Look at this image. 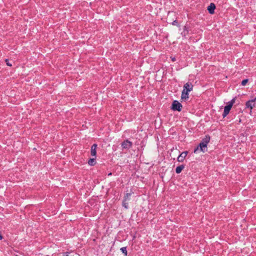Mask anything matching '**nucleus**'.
I'll use <instances>...</instances> for the list:
<instances>
[{
	"label": "nucleus",
	"instance_id": "20",
	"mask_svg": "<svg viewBox=\"0 0 256 256\" xmlns=\"http://www.w3.org/2000/svg\"><path fill=\"white\" fill-rule=\"evenodd\" d=\"M5 62H6V64L8 66H12V64L9 62V60L8 59H6Z\"/></svg>",
	"mask_w": 256,
	"mask_h": 256
},
{
	"label": "nucleus",
	"instance_id": "23",
	"mask_svg": "<svg viewBox=\"0 0 256 256\" xmlns=\"http://www.w3.org/2000/svg\"><path fill=\"white\" fill-rule=\"evenodd\" d=\"M252 100L254 102L256 101V96L252 98Z\"/></svg>",
	"mask_w": 256,
	"mask_h": 256
},
{
	"label": "nucleus",
	"instance_id": "3",
	"mask_svg": "<svg viewBox=\"0 0 256 256\" xmlns=\"http://www.w3.org/2000/svg\"><path fill=\"white\" fill-rule=\"evenodd\" d=\"M191 26L190 24H186L184 26L183 31L182 32L181 34L183 38H186V36L190 34V32L192 30Z\"/></svg>",
	"mask_w": 256,
	"mask_h": 256
},
{
	"label": "nucleus",
	"instance_id": "4",
	"mask_svg": "<svg viewBox=\"0 0 256 256\" xmlns=\"http://www.w3.org/2000/svg\"><path fill=\"white\" fill-rule=\"evenodd\" d=\"M132 142L128 140H126L121 143V146L122 149L129 150L132 147Z\"/></svg>",
	"mask_w": 256,
	"mask_h": 256
},
{
	"label": "nucleus",
	"instance_id": "24",
	"mask_svg": "<svg viewBox=\"0 0 256 256\" xmlns=\"http://www.w3.org/2000/svg\"><path fill=\"white\" fill-rule=\"evenodd\" d=\"M108 176H110L112 175V172H110V173L108 174Z\"/></svg>",
	"mask_w": 256,
	"mask_h": 256
},
{
	"label": "nucleus",
	"instance_id": "5",
	"mask_svg": "<svg viewBox=\"0 0 256 256\" xmlns=\"http://www.w3.org/2000/svg\"><path fill=\"white\" fill-rule=\"evenodd\" d=\"M194 86L191 82H188L184 85L183 90L187 92H190L192 90Z\"/></svg>",
	"mask_w": 256,
	"mask_h": 256
},
{
	"label": "nucleus",
	"instance_id": "2",
	"mask_svg": "<svg viewBox=\"0 0 256 256\" xmlns=\"http://www.w3.org/2000/svg\"><path fill=\"white\" fill-rule=\"evenodd\" d=\"M182 106L178 100H174L172 102L170 109L174 111L180 112L182 110Z\"/></svg>",
	"mask_w": 256,
	"mask_h": 256
},
{
	"label": "nucleus",
	"instance_id": "8",
	"mask_svg": "<svg viewBox=\"0 0 256 256\" xmlns=\"http://www.w3.org/2000/svg\"><path fill=\"white\" fill-rule=\"evenodd\" d=\"M256 106L255 103L252 100H249L246 102V108H250V110Z\"/></svg>",
	"mask_w": 256,
	"mask_h": 256
},
{
	"label": "nucleus",
	"instance_id": "13",
	"mask_svg": "<svg viewBox=\"0 0 256 256\" xmlns=\"http://www.w3.org/2000/svg\"><path fill=\"white\" fill-rule=\"evenodd\" d=\"M96 158L94 157L92 158H90L88 160V164L90 166H94L96 164Z\"/></svg>",
	"mask_w": 256,
	"mask_h": 256
},
{
	"label": "nucleus",
	"instance_id": "1",
	"mask_svg": "<svg viewBox=\"0 0 256 256\" xmlns=\"http://www.w3.org/2000/svg\"><path fill=\"white\" fill-rule=\"evenodd\" d=\"M210 136L208 134L205 136L198 145L194 148V152L196 153L197 151L200 150V152H205L207 151L208 144L210 142Z\"/></svg>",
	"mask_w": 256,
	"mask_h": 256
},
{
	"label": "nucleus",
	"instance_id": "7",
	"mask_svg": "<svg viewBox=\"0 0 256 256\" xmlns=\"http://www.w3.org/2000/svg\"><path fill=\"white\" fill-rule=\"evenodd\" d=\"M189 98V93L182 90L181 94V102L186 101Z\"/></svg>",
	"mask_w": 256,
	"mask_h": 256
},
{
	"label": "nucleus",
	"instance_id": "15",
	"mask_svg": "<svg viewBox=\"0 0 256 256\" xmlns=\"http://www.w3.org/2000/svg\"><path fill=\"white\" fill-rule=\"evenodd\" d=\"M131 194L130 193H126L124 197V201H127L130 200V196Z\"/></svg>",
	"mask_w": 256,
	"mask_h": 256
},
{
	"label": "nucleus",
	"instance_id": "12",
	"mask_svg": "<svg viewBox=\"0 0 256 256\" xmlns=\"http://www.w3.org/2000/svg\"><path fill=\"white\" fill-rule=\"evenodd\" d=\"M185 166L184 164H181L180 166H178L176 168V172L177 174H180L182 171L184 170V168Z\"/></svg>",
	"mask_w": 256,
	"mask_h": 256
},
{
	"label": "nucleus",
	"instance_id": "21",
	"mask_svg": "<svg viewBox=\"0 0 256 256\" xmlns=\"http://www.w3.org/2000/svg\"><path fill=\"white\" fill-rule=\"evenodd\" d=\"M69 252H65L62 253V256H68Z\"/></svg>",
	"mask_w": 256,
	"mask_h": 256
},
{
	"label": "nucleus",
	"instance_id": "16",
	"mask_svg": "<svg viewBox=\"0 0 256 256\" xmlns=\"http://www.w3.org/2000/svg\"><path fill=\"white\" fill-rule=\"evenodd\" d=\"M235 100H236V98H234L228 103L227 105H228L232 108L233 104L235 102Z\"/></svg>",
	"mask_w": 256,
	"mask_h": 256
},
{
	"label": "nucleus",
	"instance_id": "18",
	"mask_svg": "<svg viewBox=\"0 0 256 256\" xmlns=\"http://www.w3.org/2000/svg\"><path fill=\"white\" fill-rule=\"evenodd\" d=\"M122 206L126 209H128V202H126V201H124L123 200L122 202Z\"/></svg>",
	"mask_w": 256,
	"mask_h": 256
},
{
	"label": "nucleus",
	"instance_id": "6",
	"mask_svg": "<svg viewBox=\"0 0 256 256\" xmlns=\"http://www.w3.org/2000/svg\"><path fill=\"white\" fill-rule=\"evenodd\" d=\"M188 154V151H184L182 152L178 157L177 160L178 162H184V160L185 159L186 157V156L187 154Z\"/></svg>",
	"mask_w": 256,
	"mask_h": 256
},
{
	"label": "nucleus",
	"instance_id": "22",
	"mask_svg": "<svg viewBox=\"0 0 256 256\" xmlns=\"http://www.w3.org/2000/svg\"><path fill=\"white\" fill-rule=\"evenodd\" d=\"M172 62H175L176 60V58L175 57H174V58H172Z\"/></svg>",
	"mask_w": 256,
	"mask_h": 256
},
{
	"label": "nucleus",
	"instance_id": "19",
	"mask_svg": "<svg viewBox=\"0 0 256 256\" xmlns=\"http://www.w3.org/2000/svg\"><path fill=\"white\" fill-rule=\"evenodd\" d=\"M171 24H172L174 26H176L178 27L180 26V25L179 24L178 20H174Z\"/></svg>",
	"mask_w": 256,
	"mask_h": 256
},
{
	"label": "nucleus",
	"instance_id": "17",
	"mask_svg": "<svg viewBox=\"0 0 256 256\" xmlns=\"http://www.w3.org/2000/svg\"><path fill=\"white\" fill-rule=\"evenodd\" d=\"M248 82V78L244 79L242 81L241 85L242 86H244Z\"/></svg>",
	"mask_w": 256,
	"mask_h": 256
},
{
	"label": "nucleus",
	"instance_id": "10",
	"mask_svg": "<svg viewBox=\"0 0 256 256\" xmlns=\"http://www.w3.org/2000/svg\"><path fill=\"white\" fill-rule=\"evenodd\" d=\"M216 6L214 4L210 3V4L208 6L207 10L210 14H214V10Z\"/></svg>",
	"mask_w": 256,
	"mask_h": 256
},
{
	"label": "nucleus",
	"instance_id": "11",
	"mask_svg": "<svg viewBox=\"0 0 256 256\" xmlns=\"http://www.w3.org/2000/svg\"><path fill=\"white\" fill-rule=\"evenodd\" d=\"M231 108L232 107L227 104L224 107V111L222 114L223 118L229 114Z\"/></svg>",
	"mask_w": 256,
	"mask_h": 256
},
{
	"label": "nucleus",
	"instance_id": "14",
	"mask_svg": "<svg viewBox=\"0 0 256 256\" xmlns=\"http://www.w3.org/2000/svg\"><path fill=\"white\" fill-rule=\"evenodd\" d=\"M120 250L122 252V253L124 254V255L125 256H128V252L126 250V247L121 248Z\"/></svg>",
	"mask_w": 256,
	"mask_h": 256
},
{
	"label": "nucleus",
	"instance_id": "9",
	"mask_svg": "<svg viewBox=\"0 0 256 256\" xmlns=\"http://www.w3.org/2000/svg\"><path fill=\"white\" fill-rule=\"evenodd\" d=\"M98 145L96 144H93L90 148V154L92 156L96 157V148Z\"/></svg>",
	"mask_w": 256,
	"mask_h": 256
}]
</instances>
